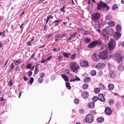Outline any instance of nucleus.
<instances>
[{
    "label": "nucleus",
    "mask_w": 124,
    "mask_h": 124,
    "mask_svg": "<svg viewBox=\"0 0 124 124\" xmlns=\"http://www.w3.org/2000/svg\"><path fill=\"white\" fill-rule=\"evenodd\" d=\"M121 52L120 51H117L115 54L114 58L116 60H117V62L119 63L122 62L123 59L124 58V56H122Z\"/></svg>",
    "instance_id": "nucleus-1"
},
{
    "label": "nucleus",
    "mask_w": 124,
    "mask_h": 124,
    "mask_svg": "<svg viewBox=\"0 0 124 124\" xmlns=\"http://www.w3.org/2000/svg\"><path fill=\"white\" fill-rule=\"evenodd\" d=\"M78 64L75 62H73L70 63V68L74 72L77 73L79 68Z\"/></svg>",
    "instance_id": "nucleus-2"
},
{
    "label": "nucleus",
    "mask_w": 124,
    "mask_h": 124,
    "mask_svg": "<svg viewBox=\"0 0 124 124\" xmlns=\"http://www.w3.org/2000/svg\"><path fill=\"white\" fill-rule=\"evenodd\" d=\"M105 3L101 1L99 3H96V4H97V10H100L102 11H104V7Z\"/></svg>",
    "instance_id": "nucleus-3"
},
{
    "label": "nucleus",
    "mask_w": 124,
    "mask_h": 124,
    "mask_svg": "<svg viewBox=\"0 0 124 124\" xmlns=\"http://www.w3.org/2000/svg\"><path fill=\"white\" fill-rule=\"evenodd\" d=\"M108 44L109 49L112 50L115 47V42L114 39H111L110 40Z\"/></svg>",
    "instance_id": "nucleus-4"
},
{
    "label": "nucleus",
    "mask_w": 124,
    "mask_h": 124,
    "mask_svg": "<svg viewBox=\"0 0 124 124\" xmlns=\"http://www.w3.org/2000/svg\"><path fill=\"white\" fill-rule=\"evenodd\" d=\"M86 122L88 123H90L93 120L94 118L92 115L91 114H88L85 118Z\"/></svg>",
    "instance_id": "nucleus-5"
},
{
    "label": "nucleus",
    "mask_w": 124,
    "mask_h": 124,
    "mask_svg": "<svg viewBox=\"0 0 124 124\" xmlns=\"http://www.w3.org/2000/svg\"><path fill=\"white\" fill-rule=\"evenodd\" d=\"M92 20H97L99 19L101 17V15L98 13H94L92 15Z\"/></svg>",
    "instance_id": "nucleus-6"
},
{
    "label": "nucleus",
    "mask_w": 124,
    "mask_h": 124,
    "mask_svg": "<svg viewBox=\"0 0 124 124\" xmlns=\"http://www.w3.org/2000/svg\"><path fill=\"white\" fill-rule=\"evenodd\" d=\"M100 58L102 60H104L107 58L108 56V54L106 52H103L99 53Z\"/></svg>",
    "instance_id": "nucleus-7"
},
{
    "label": "nucleus",
    "mask_w": 124,
    "mask_h": 124,
    "mask_svg": "<svg viewBox=\"0 0 124 124\" xmlns=\"http://www.w3.org/2000/svg\"><path fill=\"white\" fill-rule=\"evenodd\" d=\"M115 73L114 71L112 70H109V74L108 76V78L109 79H112L115 78Z\"/></svg>",
    "instance_id": "nucleus-8"
},
{
    "label": "nucleus",
    "mask_w": 124,
    "mask_h": 124,
    "mask_svg": "<svg viewBox=\"0 0 124 124\" xmlns=\"http://www.w3.org/2000/svg\"><path fill=\"white\" fill-rule=\"evenodd\" d=\"M80 66L83 67H86L88 66V63L86 61H81L80 62Z\"/></svg>",
    "instance_id": "nucleus-9"
},
{
    "label": "nucleus",
    "mask_w": 124,
    "mask_h": 124,
    "mask_svg": "<svg viewBox=\"0 0 124 124\" xmlns=\"http://www.w3.org/2000/svg\"><path fill=\"white\" fill-rule=\"evenodd\" d=\"M95 40L93 41L89 44L87 47L91 49L94 48L97 46Z\"/></svg>",
    "instance_id": "nucleus-10"
},
{
    "label": "nucleus",
    "mask_w": 124,
    "mask_h": 124,
    "mask_svg": "<svg viewBox=\"0 0 124 124\" xmlns=\"http://www.w3.org/2000/svg\"><path fill=\"white\" fill-rule=\"evenodd\" d=\"M92 59L95 61H98L100 58L99 55L96 54H95L94 55L92 56Z\"/></svg>",
    "instance_id": "nucleus-11"
},
{
    "label": "nucleus",
    "mask_w": 124,
    "mask_h": 124,
    "mask_svg": "<svg viewBox=\"0 0 124 124\" xmlns=\"http://www.w3.org/2000/svg\"><path fill=\"white\" fill-rule=\"evenodd\" d=\"M98 99L100 101L104 102L105 101V99L104 97L102 94L100 93L99 94L98 96Z\"/></svg>",
    "instance_id": "nucleus-12"
},
{
    "label": "nucleus",
    "mask_w": 124,
    "mask_h": 124,
    "mask_svg": "<svg viewBox=\"0 0 124 124\" xmlns=\"http://www.w3.org/2000/svg\"><path fill=\"white\" fill-rule=\"evenodd\" d=\"M113 36L116 39H119L121 36V34L119 32H115L113 35Z\"/></svg>",
    "instance_id": "nucleus-13"
},
{
    "label": "nucleus",
    "mask_w": 124,
    "mask_h": 124,
    "mask_svg": "<svg viewBox=\"0 0 124 124\" xmlns=\"http://www.w3.org/2000/svg\"><path fill=\"white\" fill-rule=\"evenodd\" d=\"M105 113L108 115H110L112 113V111L110 108L108 107L106 108L105 110Z\"/></svg>",
    "instance_id": "nucleus-14"
},
{
    "label": "nucleus",
    "mask_w": 124,
    "mask_h": 124,
    "mask_svg": "<svg viewBox=\"0 0 124 124\" xmlns=\"http://www.w3.org/2000/svg\"><path fill=\"white\" fill-rule=\"evenodd\" d=\"M89 94L87 91H84L82 94V96L85 99H87L88 97Z\"/></svg>",
    "instance_id": "nucleus-15"
},
{
    "label": "nucleus",
    "mask_w": 124,
    "mask_h": 124,
    "mask_svg": "<svg viewBox=\"0 0 124 124\" xmlns=\"http://www.w3.org/2000/svg\"><path fill=\"white\" fill-rule=\"evenodd\" d=\"M104 66V64L103 63H100L97 65L96 68L98 69H102L103 68Z\"/></svg>",
    "instance_id": "nucleus-16"
},
{
    "label": "nucleus",
    "mask_w": 124,
    "mask_h": 124,
    "mask_svg": "<svg viewBox=\"0 0 124 124\" xmlns=\"http://www.w3.org/2000/svg\"><path fill=\"white\" fill-rule=\"evenodd\" d=\"M109 34L108 30L106 29H104L102 31L101 33V35L102 36H104V35H108Z\"/></svg>",
    "instance_id": "nucleus-17"
},
{
    "label": "nucleus",
    "mask_w": 124,
    "mask_h": 124,
    "mask_svg": "<svg viewBox=\"0 0 124 124\" xmlns=\"http://www.w3.org/2000/svg\"><path fill=\"white\" fill-rule=\"evenodd\" d=\"M121 63H120L119 66L117 67V70L120 72H122L124 70V67Z\"/></svg>",
    "instance_id": "nucleus-18"
},
{
    "label": "nucleus",
    "mask_w": 124,
    "mask_h": 124,
    "mask_svg": "<svg viewBox=\"0 0 124 124\" xmlns=\"http://www.w3.org/2000/svg\"><path fill=\"white\" fill-rule=\"evenodd\" d=\"M61 76L65 81L66 82L69 81V78L67 76L64 74H62L61 75Z\"/></svg>",
    "instance_id": "nucleus-19"
},
{
    "label": "nucleus",
    "mask_w": 124,
    "mask_h": 124,
    "mask_svg": "<svg viewBox=\"0 0 124 124\" xmlns=\"http://www.w3.org/2000/svg\"><path fill=\"white\" fill-rule=\"evenodd\" d=\"M73 78H74L73 79L71 78V79H70V82H75L76 81H78L80 80V79L77 77L74 76Z\"/></svg>",
    "instance_id": "nucleus-20"
},
{
    "label": "nucleus",
    "mask_w": 124,
    "mask_h": 124,
    "mask_svg": "<svg viewBox=\"0 0 124 124\" xmlns=\"http://www.w3.org/2000/svg\"><path fill=\"white\" fill-rule=\"evenodd\" d=\"M104 119L102 117H100L97 118V121L98 123H101L104 122Z\"/></svg>",
    "instance_id": "nucleus-21"
},
{
    "label": "nucleus",
    "mask_w": 124,
    "mask_h": 124,
    "mask_svg": "<svg viewBox=\"0 0 124 124\" xmlns=\"http://www.w3.org/2000/svg\"><path fill=\"white\" fill-rule=\"evenodd\" d=\"M108 88L109 90H112L114 88V85L113 84L110 83L108 85Z\"/></svg>",
    "instance_id": "nucleus-22"
},
{
    "label": "nucleus",
    "mask_w": 124,
    "mask_h": 124,
    "mask_svg": "<svg viewBox=\"0 0 124 124\" xmlns=\"http://www.w3.org/2000/svg\"><path fill=\"white\" fill-rule=\"evenodd\" d=\"M95 42L96 43V45L101 46H102V41L99 40H96Z\"/></svg>",
    "instance_id": "nucleus-23"
},
{
    "label": "nucleus",
    "mask_w": 124,
    "mask_h": 124,
    "mask_svg": "<svg viewBox=\"0 0 124 124\" xmlns=\"http://www.w3.org/2000/svg\"><path fill=\"white\" fill-rule=\"evenodd\" d=\"M88 105L90 108H93L95 106L94 103L93 102H91L89 103Z\"/></svg>",
    "instance_id": "nucleus-24"
},
{
    "label": "nucleus",
    "mask_w": 124,
    "mask_h": 124,
    "mask_svg": "<svg viewBox=\"0 0 124 124\" xmlns=\"http://www.w3.org/2000/svg\"><path fill=\"white\" fill-rule=\"evenodd\" d=\"M118 8L117 5L116 4H115L113 5L111 7V9L113 10L116 9Z\"/></svg>",
    "instance_id": "nucleus-25"
},
{
    "label": "nucleus",
    "mask_w": 124,
    "mask_h": 124,
    "mask_svg": "<svg viewBox=\"0 0 124 124\" xmlns=\"http://www.w3.org/2000/svg\"><path fill=\"white\" fill-rule=\"evenodd\" d=\"M102 36V37L103 39H104V40L107 41L109 39V37L108 35H104V36Z\"/></svg>",
    "instance_id": "nucleus-26"
},
{
    "label": "nucleus",
    "mask_w": 124,
    "mask_h": 124,
    "mask_svg": "<svg viewBox=\"0 0 124 124\" xmlns=\"http://www.w3.org/2000/svg\"><path fill=\"white\" fill-rule=\"evenodd\" d=\"M91 80L90 78L87 77L85 78L84 80V81L85 83H87L89 82Z\"/></svg>",
    "instance_id": "nucleus-27"
},
{
    "label": "nucleus",
    "mask_w": 124,
    "mask_h": 124,
    "mask_svg": "<svg viewBox=\"0 0 124 124\" xmlns=\"http://www.w3.org/2000/svg\"><path fill=\"white\" fill-rule=\"evenodd\" d=\"M109 9L110 7L106 3H105L104 7V11L105 10L106 12H107L109 10Z\"/></svg>",
    "instance_id": "nucleus-28"
},
{
    "label": "nucleus",
    "mask_w": 124,
    "mask_h": 124,
    "mask_svg": "<svg viewBox=\"0 0 124 124\" xmlns=\"http://www.w3.org/2000/svg\"><path fill=\"white\" fill-rule=\"evenodd\" d=\"M100 91L99 88H96L94 89V92L96 93H98L100 92Z\"/></svg>",
    "instance_id": "nucleus-29"
},
{
    "label": "nucleus",
    "mask_w": 124,
    "mask_h": 124,
    "mask_svg": "<svg viewBox=\"0 0 124 124\" xmlns=\"http://www.w3.org/2000/svg\"><path fill=\"white\" fill-rule=\"evenodd\" d=\"M90 41V39L87 38H85L84 40L85 42L86 43H89Z\"/></svg>",
    "instance_id": "nucleus-30"
},
{
    "label": "nucleus",
    "mask_w": 124,
    "mask_h": 124,
    "mask_svg": "<svg viewBox=\"0 0 124 124\" xmlns=\"http://www.w3.org/2000/svg\"><path fill=\"white\" fill-rule=\"evenodd\" d=\"M90 74L92 76H95L96 74V72L95 70H92L91 71Z\"/></svg>",
    "instance_id": "nucleus-31"
},
{
    "label": "nucleus",
    "mask_w": 124,
    "mask_h": 124,
    "mask_svg": "<svg viewBox=\"0 0 124 124\" xmlns=\"http://www.w3.org/2000/svg\"><path fill=\"white\" fill-rule=\"evenodd\" d=\"M108 24L109 26L112 27L114 26L115 24L114 22L111 21L109 22Z\"/></svg>",
    "instance_id": "nucleus-32"
},
{
    "label": "nucleus",
    "mask_w": 124,
    "mask_h": 124,
    "mask_svg": "<svg viewBox=\"0 0 124 124\" xmlns=\"http://www.w3.org/2000/svg\"><path fill=\"white\" fill-rule=\"evenodd\" d=\"M116 29L117 31H120L121 30V26L119 25H117L116 26Z\"/></svg>",
    "instance_id": "nucleus-33"
},
{
    "label": "nucleus",
    "mask_w": 124,
    "mask_h": 124,
    "mask_svg": "<svg viewBox=\"0 0 124 124\" xmlns=\"http://www.w3.org/2000/svg\"><path fill=\"white\" fill-rule=\"evenodd\" d=\"M99 87L101 90H104L105 89L104 85L101 83L99 84Z\"/></svg>",
    "instance_id": "nucleus-34"
},
{
    "label": "nucleus",
    "mask_w": 124,
    "mask_h": 124,
    "mask_svg": "<svg viewBox=\"0 0 124 124\" xmlns=\"http://www.w3.org/2000/svg\"><path fill=\"white\" fill-rule=\"evenodd\" d=\"M62 55L64 56V57L66 58H68L69 57L68 55H70V54H68L65 52H63L62 53Z\"/></svg>",
    "instance_id": "nucleus-35"
},
{
    "label": "nucleus",
    "mask_w": 124,
    "mask_h": 124,
    "mask_svg": "<svg viewBox=\"0 0 124 124\" xmlns=\"http://www.w3.org/2000/svg\"><path fill=\"white\" fill-rule=\"evenodd\" d=\"M76 54L75 53L72 54L70 57V58L72 59H75L76 56Z\"/></svg>",
    "instance_id": "nucleus-36"
},
{
    "label": "nucleus",
    "mask_w": 124,
    "mask_h": 124,
    "mask_svg": "<svg viewBox=\"0 0 124 124\" xmlns=\"http://www.w3.org/2000/svg\"><path fill=\"white\" fill-rule=\"evenodd\" d=\"M88 85L86 84H85L83 85L82 87L83 89H86L88 88Z\"/></svg>",
    "instance_id": "nucleus-37"
},
{
    "label": "nucleus",
    "mask_w": 124,
    "mask_h": 124,
    "mask_svg": "<svg viewBox=\"0 0 124 124\" xmlns=\"http://www.w3.org/2000/svg\"><path fill=\"white\" fill-rule=\"evenodd\" d=\"M64 73L66 74H68L70 72V70L67 69H65L64 71Z\"/></svg>",
    "instance_id": "nucleus-38"
},
{
    "label": "nucleus",
    "mask_w": 124,
    "mask_h": 124,
    "mask_svg": "<svg viewBox=\"0 0 124 124\" xmlns=\"http://www.w3.org/2000/svg\"><path fill=\"white\" fill-rule=\"evenodd\" d=\"M98 99V97L97 98V96H94L92 99V100L93 102H95Z\"/></svg>",
    "instance_id": "nucleus-39"
},
{
    "label": "nucleus",
    "mask_w": 124,
    "mask_h": 124,
    "mask_svg": "<svg viewBox=\"0 0 124 124\" xmlns=\"http://www.w3.org/2000/svg\"><path fill=\"white\" fill-rule=\"evenodd\" d=\"M65 85L67 88L70 90V83L68 82H66Z\"/></svg>",
    "instance_id": "nucleus-40"
},
{
    "label": "nucleus",
    "mask_w": 124,
    "mask_h": 124,
    "mask_svg": "<svg viewBox=\"0 0 124 124\" xmlns=\"http://www.w3.org/2000/svg\"><path fill=\"white\" fill-rule=\"evenodd\" d=\"M34 81V79L32 77H31L30 78V81H29V83L31 85L33 82Z\"/></svg>",
    "instance_id": "nucleus-41"
},
{
    "label": "nucleus",
    "mask_w": 124,
    "mask_h": 124,
    "mask_svg": "<svg viewBox=\"0 0 124 124\" xmlns=\"http://www.w3.org/2000/svg\"><path fill=\"white\" fill-rule=\"evenodd\" d=\"M41 78H43L45 76V74L44 73H41L39 74Z\"/></svg>",
    "instance_id": "nucleus-42"
},
{
    "label": "nucleus",
    "mask_w": 124,
    "mask_h": 124,
    "mask_svg": "<svg viewBox=\"0 0 124 124\" xmlns=\"http://www.w3.org/2000/svg\"><path fill=\"white\" fill-rule=\"evenodd\" d=\"M74 103L77 104H78L79 102V100L77 98H75L74 100Z\"/></svg>",
    "instance_id": "nucleus-43"
},
{
    "label": "nucleus",
    "mask_w": 124,
    "mask_h": 124,
    "mask_svg": "<svg viewBox=\"0 0 124 124\" xmlns=\"http://www.w3.org/2000/svg\"><path fill=\"white\" fill-rule=\"evenodd\" d=\"M32 64L31 63L27 65L26 68L28 69H30L32 66Z\"/></svg>",
    "instance_id": "nucleus-44"
},
{
    "label": "nucleus",
    "mask_w": 124,
    "mask_h": 124,
    "mask_svg": "<svg viewBox=\"0 0 124 124\" xmlns=\"http://www.w3.org/2000/svg\"><path fill=\"white\" fill-rule=\"evenodd\" d=\"M52 24L54 25V27H56L59 25V24H57V23L55 22L54 21L52 23Z\"/></svg>",
    "instance_id": "nucleus-45"
},
{
    "label": "nucleus",
    "mask_w": 124,
    "mask_h": 124,
    "mask_svg": "<svg viewBox=\"0 0 124 124\" xmlns=\"http://www.w3.org/2000/svg\"><path fill=\"white\" fill-rule=\"evenodd\" d=\"M98 76H101L103 74L102 72L101 71H100L98 72Z\"/></svg>",
    "instance_id": "nucleus-46"
},
{
    "label": "nucleus",
    "mask_w": 124,
    "mask_h": 124,
    "mask_svg": "<svg viewBox=\"0 0 124 124\" xmlns=\"http://www.w3.org/2000/svg\"><path fill=\"white\" fill-rule=\"evenodd\" d=\"M113 101L112 100H110L108 101L110 105H112Z\"/></svg>",
    "instance_id": "nucleus-47"
},
{
    "label": "nucleus",
    "mask_w": 124,
    "mask_h": 124,
    "mask_svg": "<svg viewBox=\"0 0 124 124\" xmlns=\"http://www.w3.org/2000/svg\"><path fill=\"white\" fill-rule=\"evenodd\" d=\"M77 34V33H74V34H72L71 35V36H70V38H75L76 37V35Z\"/></svg>",
    "instance_id": "nucleus-48"
},
{
    "label": "nucleus",
    "mask_w": 124,
    "mask_h": 124,
    "mask_svg": "<svg viewBox=\"0 0 124 124\" xmlns=\"http://www.w3.org/2000/svg\"><path fill=\"white\" fill-rule=\"evenodd\" d=\"M65 33H63L60 35V38H63V37H65Z\"/></svg>",
    "instance_id": "nucleus-49"
},
{
    "label": "nucleus",
    "mask_w": 124,
    "mask_h": 124,
    "mask_svg": "<svg viewBox=\"0 0 124 124\" xmlns=\"http://www.w3.org/2000/svg\"><path fill=\"white\" fill-rule=\"evenodd\" d=\"M55 22L57 23V24H59V23L61 22V20H60L58 19L57 20H55L54 21Z\"/></svg>",
    "instance_id": "nucleus-50"
},
{
    "label": "nucleus",
    "mask_w": 124,
    "mask_h": 124,
    "mask_svg": "<svg viewBox=\"0 0 124 124\" xmlns=\"http://www.w3.org/2000/svg\"><path fill=\"white\" fill-rule=\"evenodd\" d=\"M53 50L54 51H55L56 52H57L58 51H59L60 50V48H58L57 49H57L56 48H55L53 49Z\"/></svg>",
    "instance_id": "nucleus-51"
},
{
    "label": "nucleus",
    "mask_w": 124,
    "mask_h": 124,
    "mask_svg": "<svg viewBox=\"0 0 124 124\" xmlns=\"http://www.w3.org/2000/svg\"><path fill=\"white\" fill-rule=\"evenodd\" d=\"M32 72L31 71H29L28 72V76L29 77L31 76L32 75Z\"/></svg>",
    "instance_id": "nucleus-52"
},
{
    "label": "nucleus",
    "mask_w": 124,
    "mask_h": 124,
    "mask_svg": "<svg viewBox=\"0 0 124 124\" xmlns=\"http://www.w3.org/2000/svg\"><path fill=\"white\" fill-rule=\"evenodd\" d=\"M31 41L27 42V45L28 46H30L31 45Z\"/></svg>",
    "instance_id": "nucleus-53"
},
{
    "label": "nucleus",
    "mask_w": 124,
    "mask_h": 124,
    "mask_svg": "<svg viewBox=\"0 0 124 124\" xmlns=\"http://www.w3.org/2000/svg\"><path fill=\"white\" fill-rule=\"evenodd\" d=\"M47 17H49V19H51L53 18V16H52L51 15H50L49 16H47Z\"/></svg>",
    "instance_id": "nucleus-54"
},
{
    "label": "nucleus",
    "mask_w": 124,
    "mask_h": 124,
    "mask_svg": "<svg viewBox=\"0 0 124 124\" xmlns=\"http://www.w3.org/2000/svg\"><path fill=\"white\" fill-rule=\"evenodd\" d=\"M8 85L10 86H12L13 85V84L12 83V81L11 80H10V82L8 83Z\"/></svg>",
    "instance_id": "nucleus-55"
},
{
    "label": "nucleus",
    "mask_w": 124,
    "mask_h": 124,
    "mask_svg": "<svg viewBox=\"0 0 124 124\" xmlns=\"http://www.w3.org/2000/svg\"><path fill=\"white\" fill-rule=\"evenodd\" d=\"M84 111L83 109H80L79 110V112L81 114L83 113H84Z\"/></svg>",
    "instance_id": "nucleus-56"
},
{
    "label": "nucleus",
    "mask_w": 124,
    "mask_h": 124,
    "mask_svg": "<svg viewBox=\"0 0 124 124\" xmlns=\"http://www.w3.org/2000/svg\"><path fill=\"white\" fill-rule=\"evenodd\" d=\"M5 31H3L2 32L1 36L3 37H4L5 36Z\"/></svg>",
    "instance_id": "nucleus-57"
},
{
    "label": "nucleus",
    "mask_w": 124,
    "mask_h": 124,
    "mask_svg": "<svg viewBox=\"0 0 124 124\" xmlns=\"http://www.w3.org/2000/svg\"><path fill=\"white\" fill-rule=\"evenodd\" d=\"M64 8H65L64 6H63V8H60V12H64Z\"/></svg>",
    "instance_id": "nucleus-58"
},
{
    "label": "nucleus",
    "mask_w": 124,
    "mask_h": 124,
    "mask_svg": "<svg viewBox=\"0 0 124 124\" xmlns=\"http://www.w3.org/2000/svg\"><path fill=\"white\" fill-rule=\"evenodd\" d=\"M90 112L91 113L93 114H96V113L95 111V110H92Z\"/></svg>",
    "instance_id": "nucleus-59"
},
{
    "label": "nucleus",
    "mask_w": 124,
    "mask_h": 124,
    "mask_svg": "<svg viewBox=\"0 0 124 124\" xmlns=\"http://www.w3.org/2000/svg\"><path fill=\"white\" fill-rule=\"evenodd\" d=\"M42 78H39L38 81L39 83H41L42 82Z\"/></svg>",
    "instance_id": "nucleus-60"
},
{
    "label": "nucleus",
    "mask_w": 124,
    "mask_h": 124,
    "mask_svg": "<svg viewBox=\"0 0 124 124\" xmlns=\"http://www.w3.org/2000/svg\"><path fill=\"white\" fill-rule=\"evenodd\" d=\"M14 63L16 65H17L19 64V63L17 61H14Z\"/></svg>",
    "instance_id": "nucleus-61"
},
{
    "label": "nucleus",
    "mask_w": 124,
    "mask_h": 124,
    "mask_svg": "<svg viewBox=\"0 0 124 124\" xmlns=\"http://www.w3.org/2000/svg\"><path fill=\"white\" fill-rule=\"evenodd\" d=\"M47 60L45 59V60H42L41 62V63H44L45 62H46Z\"/></svg>",
    "instance_id": "nucleus-62"
},
{
    "label": "nucleus",
    "mask_w": 124,
    "mask_h": 124,
    "mask_svg": "<svg viewBox=\"0 0 124 124\" xmlns=\"http://www.w3.org/2000/svg\"><path fill=\"white\" fill-rule=\"evenodd\" d=\"M35 54V52H34L31 55V57H30V58H31V59H32L33 57H34V55Z\"/></svg>",
    "instance_id": "nucleus-63"
},
{
    "label": "nucleus",
    "mask_w": 124,
    "mask_h": 124,
    "mask_svg": "<svg viewBox=\"0 0 124 124\" xmlns=\"http://www.w3.org/2000/svg\"><path fill=\"white\" fill-rule=\"evenodd\" d=\"M23 79L25 81H27L28 80V78H27L26 77H25V76H24L23 77Z\"/></svg>",
    "instance_id": "nucleus-64"
}]
</instances>
